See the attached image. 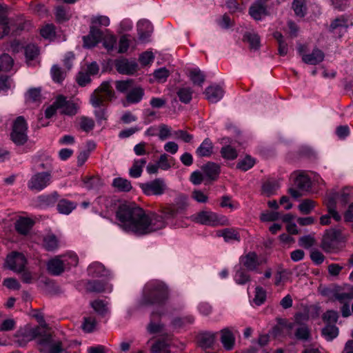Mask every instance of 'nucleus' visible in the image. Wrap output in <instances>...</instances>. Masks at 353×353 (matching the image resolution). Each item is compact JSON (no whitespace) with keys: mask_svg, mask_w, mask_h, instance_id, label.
<instances>
[{"mask_svg":"<svg viewBox=\"0 0 353 353\" xmlns=\"http://www.w3.org/2000/svg\"><path fill=\"white\" fill-rule=\"evenodd\" d=\"M75 202L65 199H60L57 205V210L60 214H69L77 208Z\"/></svg>","mask_w":353,"mask_h":353,"instance_id":"nucleus-31","label":"nucleus"},{"mask_svg":"<svg viewBox=\"0 0 353 353\" xmlns=\"http://www.w3.org/2000/svg\"><path fill=\"white\" fill-rule=\"evenodd\" d=\"M336 194H332L327 195L325 200V204L327 208L328 213L332 215V217L336 221L341 220V216L336 210Z\"/></svg>","mask_w":353,"mask_h":353,"instance_id":"nucleus-28","label":"nucleus"},{"mask_svg":"<svg viewBox=\"0 0 353 353\" xmlns=\"http://www.w3.org/2000/svg\"><path fill=\"white\" fill-rule=\"evenodd\" d=\"M57 100L60 102L59 110H60L61 114L74 116L77 113L79 106L72 101L67 100V98L61 94L57 97Z\"/></svg>","mask_w":353,"mask_h":353,"instance_id":"nucleus-13","label":"nucleus"},{"mask_svg":"<svg viewBox=\"0 0 353 353\" xmlns=\"http://www.w3.org/2000/svg\"><path fill=\"white\" fill-rule=\"evenodd\" d=\"M112 185L121 192H129L132 188L130 181L121 177L115 178L113 180Z\"/></svg>","mask_w":353,"mask_h":353,"instance_id":"nucleus-43","label":"nucleus"},{"mask_svg":"<svg viewBox=\"0 0 353 353\" xmlns=\"http://www.w3.org/2000/svg\"><path fill=\"white\" fill-rule=\"evenodd\" d=\"M47 269L50 274L59 276L64 272L65 263L61 259L54 258L48 261L47 263Z\"/></svg>","mask_w":353,"mask_h":353,"instance_id":"nucleus-25","label":"nucleus"},{"mask_svg":"<svg viewBox=\"0 0 353 353\" xmlns=\"http://www.w3.org/2000/svg\"><path fill=\"white\" fill-rule=\"evenodd\" d=\"M214 145L209 138H205L196 150L199 157H210L213 154Z\"/></svg>","mask_w":353,"mask_h":353,"instance_id":"nucleus-24","label":"nucleus"},{"mask_svg":"<svg viewBox=\"0 0 353 353\" xmlns=\"http://www.w3.org/2000/svg\"><path fill=\"white\" fill-rule=\"evenodd\" d=\"M221 156L225 160L233 161L238 157L237 150L230 145L223 146L220 150Z\"/></svg>","mask_w":353,"mask_h":353,"instance_id":"nucleus-42","label":"nucleus"},{"mask_svg":"<svg viewBox=\"0 0 353 353\" xmlns=\"http://www.w3.org/2000/svg\"><path fill=\"white\" fill-rule=\"evenodd\" d=\"M189 77L193 84L202 86L205 80V75L199 68H193L190 70Z\"/></svg>","mask_w":353,"mask_h":353,"instance_id":"nucleus-37","label":"nucleus"},{"mask_svg":"<svg viewBox=\"0 0 353 353\" xmlns=\"http://www.w3.org/2000/svg\"><path fill=\"white\" fill-rule=\"evenodd\" d=\"M59 195L57 192H53L50 194L41 195L38 197V201L42 207L53 206L58 201Z\"/></svg>","mask_w":353,"mask_h":353,"instance_id":"nucleus-32","label":"nucleus"},{"mask_svg":"<svg viewBox=\"0 0 353 353\" xmlns=\"http://www.w3.org/2000/svg\"><path fill=\"white\" fill-rule=\"evenodd\" d=\"M79 126L83 131L89 132L94 127V121L92 118L82 116L79 118Z\"/></svg>","mask_w":353,"mask_h":353,"instance_id":"nucleus-49","label":"nucleus"},{"mask_svg":"<svg viewBox=\"0 0 353 353\" xmlns=\"http://www.w3.org/2000/svg\"><path fill=\"white\" fill-rule=\"evenodd\" d=\"M165 314L164 307L154 310L150 314V321L147 326V330L150 334H157L161 332L164 325L160 322L163 316Z\"/></svg>","mask_w":353,"mask_h":353,"instance_id":"nucleus-11","label":"nucleus"},{"mask_svg":"<svg viewBox=\"0 0 353 353\" xmlns=\"http://www.w3.org/2000/svg\"><path fill=\"white\" fill-rule=\"evenodd\" d=\"M279 188V184L278 181L275 180H268L263 184L262 191L266 196H270L274 194Z\"/></svg>","mask_w":353,"mask_h":353,"instance_id":"nucleus-45","label":"nucleus"},{"mask_svg":"<svg viewBox=\"0 0 353 353\" xmlns=\"http://www.w3.org/2000/svg\"><path fill=\"white\" fill-rule=\"evenodd\" d=\"M192 220L197 223L210 226L228 225V219L225 216H219L212 211H201L192 216Z\"/></svg>","mask_w":353,"mask_h":353,"instance_id":"nucleus-7","label":"nucleus"},{"mask_svg":"<svg viewBox=\"0 0 353 353\" xmlns=\"http://www.w3.org/2000/svg\"><path fill=\"white\" fill-rule=\"evenodd\" d=\"M168 299V289L167 286L159 281H150L145 285L143 289L139 304L141 305H163Z\"/></svg>","mask_w":353,"mask_h":353,"instance_id":"nucleus-2","label":"nucleus"},{"mask_svg":"<svg viewBox=\"0 0 353 353\" xmlns=\"http://www.w3.org/2000/svg\"><path fill=\"white\" fill-rule=\"evenodd\" d=\"M243 41L249 43L251 50H257L260 48V37L254 32H246L243 35Z\"/></svg>","mask_w":353,"mask_h":353,"instance_id":"nucleus-33","label":"nucleus"},{"mask_svg":"<svg viewBox=\"0 0 353 353\" xmlns=\"http://www.w3.org/2000/svg\"><path fill=\"white\" fill-rule=\"evenodd\" d=\"M309 319V316L306 314L298 312L294 315V321L288 325V328L293 329L295 325L301 326V325H307L305 323Z\"/></svg>","mask_w":353,"mask_h":353,"instance_id":"nucleus-55","label":"nucleus"},{"mask_svg":"<svg viewBox=\"0 0 353 353\" xmlns=\"http://www.w3.org/2000/svg\"><path fill=\"white\" fill-rule=\"evenodd\" d=\"M294 183L296 186L301 190H308L311 185L310 179L304 174H299L297 176Z\"/></svg>","mask_w":353,"mask_h":353,"instance_id":"nucleus-56","label":"nucleus"},{"mask_svg":"<svg viewBox=\"0 0 353 353\" xmlns=\"http://www.w3.org/2000/svg\"><path fill=\"white\" fill-rule=\"evenodd\" d=\"M201 170L205 176L211 181L216 180L221 173L220 165L212 161H208L203 165Z\"/></svg>","mask_w":353,"mask_h":353,"instance_id":"nucleus-18","label":"nucleus"},{"mask_svg":"<svg viewBox=\"0 0 353 353\" xmlns=\"http://www.w3.org/2000/svg\"><path fill=\"white\" fill-rule=\"evenodd\" d=\"M6 263L10 270L19 272L26 268L27 260L22 253L12 252L7 256Z\"/></svg>","mask_w":353,"mask_h":353,"instance_id":"nucleus-10","label":"nucleus"},{"mask_svg":"<svg viewBox=\"0 0 353 353\" xmlns=\"http://www.w3.org/2000/svg\"><path fill=\"white\" fill-rule=\"evenodd\" d=\"M52 182V175L49 172H35L28 181V188L32 191L40 192Z\"/></svg>","mask_w":353,"mask_h":353,"instance_id":"nucleus-8","label":"nucleus"},{"mask_svg":"<svg viewBox=\"0 0 353 353\" xmlns=\"http://www.w3.org/2000/svg\"><path fill=\"white\" fill-rule=\"evenodd\" d=\"M103 37V32L98 28L90 26L89 34L83 37V47L91 48L96 46Z\"/></svg>","mask_w":353,"mask_h":353,"instance_id":"nucleus-14","label":"nucleus"},{"mask_svg":"<svg viewBox=\"0 0 353 353\" xmlns=\"http://www.w3.org/2000/svg\"><path fill=\"white\" fill-rule=\"evenodd\" d=\"M339 314L335 310H327L322 316L323 321L326 325H334L338 321Z\"/></svg>","mask_w":353,"mask_h":353,"instance_id":"nucleus-58","label":"nucleus"},{"mask_svg":"<svg viewBox=\"0 0 353 353\" xmlns=\"http://www.w3.org/2000/svg\"><path fill=\"white\" fill-rule=\"evenodd\" d=\"M34 221L26 217L19 218L15 223V229L21 234L26 235L32 229Z\"/></svg>","mask_w":353,"mask_h":353,"instance_id":"nucleus-27","label":"nucleus"},{"mask_svg":"<svg viewBox=\"0 0 353 353\" xmlns=\"http://www.w3.org/2000/svg\"><path fill=\"white\" fill-rule=\"evenodd\" d=\"M43 245L48 251H54L59 246L57 237L54 234H48L43 237Z\"/></svg>","mask_w":353,"mask_h":353,"instance_id":"nucleus-39","label":"nucleus"},{"mask_svg":"<svg viewBox=\"0 0 353 353\" xmlns=\"http://www.w3.org/2000/svg\"><path fill=\"white\" fill-rule=\"evenodd\" d=\"M324 57V53L322 50L314 48L312 53L303 55L302 60L307 64L316 65L323 61Z\"/></svg>","mask_w":353,"mask_h":353,"instance_id":"nucleus-23","label":"nucleus"},{"mask_svg":"<svg viewBox=\"0 0 353 353\" xmlns=\"http://www.w3.org/2000/svg\"><path fill=\"white\" fill-rule=\"evenodd\" d=\"M115 97L114 91L110 82L104 81L90 96V103L94 108L104 106Z\"/></svg>","mask_w":353,"mask_h":353,"instance_id":"nucleus-5","label":"nucleus"},{"mask_svg":"<svg viewBox=\"0 0 353 353\" xmlns=\"http://www.w3.org/2000/svg\"><path fill=\"white\" fill-rule=\"evenodd\" d=\"M88 272L89 275L92 277H107L110 272L105 269V266L99 262H94L88 266Z\"/></svg>","mask_w":353,"mask_h":353,"instance_id":"nucleus-26","label":"nucleus"},{"mask_svg":"<svg viewBox=\"0 0 353 353\" xmlns=\"http://www.w3.org/2000/svg\"><path fill=\"white\" fill-rule=\"evenodd\" d=\"M294 336L297 340L307 341L311 336L310 329L307 325H301L296 329Z\"/></svg>","mask_w":353,"mask_h":353,"instance_id":"nucleus-41","label":"nucleus"},{"mask_svg":"<svg viewBox=\"0 0 353 353\" xmlns=\"http://www.w3.org/2000/svg\"><path fill=\"white\" fill-rule=\"evenodd\" d=\"M241 263L249 271H254L261 265L258 255L254 252H250L240 258Z\"/></svg>","mask_w":353,"mask_h":353,"instance_id":"nucleus-17","label":"nucleus"},{"mask_svg":"<svg viewBox=\"0 0 353 353\" xmlns=\"http://www.w3.org/2000/svg\"><path fill=\"white\" fill-rule=\"evenodd\" d=\"M134 80L128 79V80H121L115 81V88L117 91L125 93L128 90H130L133 87Z\"/></svg>","mask_w":353,"mask_h":353,"instance_id":"nucleus-51","label":"nucleus"},{"mask_svg":"<svg viewBox=\"0 0 353 353\" xmlns=\"http://www.w3.org/2000/svg\"><path fill=\"white\" fill-rule=\"evenodd\" d=\"M52 78L57 83H61L65 78V72L57 65H54L50 70Z\"/></svg>","mask_w":353,"mask_h":353,"instance_id":"nucleus-52","label":"nucleus"},{"mask_svg":"<svg viewBox=\"0 0 353 353\" xmlns=\"http://www.w3.org/2000/svg\"><path fill=\"white\" fill-rule=\"evenodd\" d=\"M90 306L101 316H104L108 313V303L103 300L96 299L90 302Z\"/></svg>","mask_w":353,"mask_h":353,"instance_id":"nucleus-36","label":"nucleus"},{"mask_svg":"<svg viewBox=\"0 0 353 353\" xmlns=\"http://www.w3.org/2000/svg\"><path fill=\"white\" fill-rule=\"evenodd\" d=\"M266 299V292L261 287H256L255 289L254 303L257 305H262Z\"/></svg>","mask_w":353,"mask_h":353,"instance_id":"nucleus-63","label":"nucleus"},{"mask_svg":"<svg viewBox=\"0 0 353 353\" xmlns=\"http://www.w3.org/2000/svg\"><path fill=\"white\" fill-rule=\"evenodd\" d=\"M25 57L26 61L34 60L39 54V50L37 46L32 43H29L24 47Z\"/></svg>","mask_w":353,"mask_h":353,"instance_id":"nucleus-46","label":"nucleus"},{"mask_svg":"<svg viewBox=\"0 0 353 353\" xmlns=\"http://www.w3.org/2000/svg\"><path fill=\"white\" fill-rule=\"evenodd\" d=\"M144 94V90L141 87L132 88L126 95V101L130 104L138 103L142 100Z\"/></svg>","mask_w":353,"mask_h":353,"instance_id":"nucleus-29","label":"nucleus"},{"mask_svg":"<svg viewBox=\"0 0 353 353\" xmlns=\"http://www.w3.org/2000/svg\"><path fill=\"white\" fill-rule=\"evenodd\" d=\"M0 65L2 70L8 71L13 65V59L8 54L4 53L0 56Z\"/></svg>","mask_w":353,"mask_h":353,"instance_id":"nucleus-60","label":"nucleus"},{"mask_svg":"<svg viewBox=\"0 0 353 353\" xmlns=\"http://www.w3.org/2000/svg\"><path fill=\"white\" fill-rule=\"evenodd\" d=\"M140 188L146 196H161L168 189L165 181L163 178H157L151 181L141 183Z\"/></svg>","mask_w":353,"mask_h":353,"instance_id":"nucleus-9","label":"nucleus"},{"mask_svg":"<svg viewBox=\"0 0 353 353\" xmlns=\"http://www.w3.org/2000/svg\"><path fill=\"white\" fill-rule=\"evenodd\" d=\"M250 279L249 274L245 270L240 268L236 271L234 274V281L239 285H244Z\"/></svg>","mask_w":353,"mask_h":353,"instance_id":"nucleus-57","label":"nucleus"},{"mask_svg":"<svg viewBox=\"0 0 353 353\" xmlns=\"http://www.w3.org/2000/svg\"><path fill=\"white\" fill-rule=\"evenodd\" d=\"M146 163L147 160L145 158L134 159L132 167L129 170V175L134 179L140 177Z\"/></svg>","mask_w":353,"mask_h":353,"instance_id":"nucleus-30","label":"nucleus"},{"mask_svg":"<svg viewBox=\"0 0 353 353\" xmlns=\"http://www.w3.org/2000/svg\"><path fill=\"white\" fill-rule=\"evenodd\" d=\"M117 71L121 74L131 75L138 70V64L135 61H129L126 58H120L114 61Z\"/></svg>","mask_w":353,"mask_h":353,"instance_id":"nucleus-12","label":"nucleus"},{"mask_svg":"<svg viewBox=\"0 0 353 353\" xmlns=\"http://www.w3.org/2000/svg\"><path fill=\"white\" fill-rule=\"evenodd\" d=\"M189 206L188 196L177 193L172 203L160 205L159 213H148L135 203L121 204L116 211L118 225L124 232L140 236L165 228L168 225H174L183 217Z\"/></svg>","mask_w":353,"mask_h":353,"instance_id":"nucleus-1","label":"nucleus"},{"mask_svg":"<svg viewBox=\"0 0 353 353\" xmlns=\"http://www.w3.org/2000/svg\"><path fill=\"white\" fill-rule=\"evenodd\" d=\"M28 336L29 340L38 338L37 343L40 346L41 352L48 351L49 353H61L63 351L62 343L60 341H54L51 334L46 332L40 327L30 330Z\"/></svg>","mask_w":353,"mask_h":353,"instance_id":"nucleus-3","label":"nucleus"},{"mask_svg":"<svg viewBox=\"0 0 353 353\" xmlns=\"http://www.w3.org/2000/svg\"><path fill=\"white\" fill-rule=\"evenodd\" d=\"M32 170L40 172H49L52 175L54 170L52 159L50 157H45L42 159L37 160Z\"/></svg>","mask_w":353,"mask_h":353,"instance_id":"nucleus-19","label":"nucleus"},{"mask_svg":"<svg viewBox=\"0 0 353 353\" xmlns=\"http://www.w3.org/2000/svg\"><path fill=\"white\" fill-rule=\"evenodd\" d=\"M169 345L164 341H156L151 347V353H170Z\"/></svg>","mask_w":353,"mask_h":353,"instance_id":"nucleus-54","label":"nucleus"},{"mask_svg":"<svg viewBox=\"0 0 353 353\" xmlns=\"http://www.w3.org/2000/svg\"><path fill=\"white\" fill-rule=\"evenodd\" d=\"M218 236H223L225 241L229 242L230 241H240V236L239 232L233 228H225L218 232Z\"/></svg>","mask_w":353,"mask_h":353,"instance_id":"nucleus-40","label":"nucleus"},{"mask_svg":"<svg viewBox=\"0 0 353 353\" xmlns=\"http://www.w3.org/2000/svg\"><path fill=\"white\" fill-rule=\"evenodd\" d=\"M215 339V335L211 332H204L199 335L198 341L199 345L203 348L211 347Z\"/></svg>","mask_w":353,"mask_h":353,"instance_id":"nucleus-34","label":"nucleus"},{"mask_svg":"<svg viewBox=\"0 0 353 353\" xmlns=\"http://www.w3.org/2000/svg\"><path fill=\"white\" fill-rule=\"evenodd\" d=\"M256 161L254 158L250 155H247L243 159L240 160L236 164V168L242 171H247L251 169L255 164Z\"/></svg>","mask_w":353,"mask_h":353,"instance_id":"nucleus-47","label":"nucleus"},{"mask_svg":"<svg viewBox=\"0 0 353 353\" xmlns=\"http://www.w3.org/2000/svg\"><path fill=\"white\" fill-rule=\"evenodd\" d=\"M221 342L227 351H230L234 348L235 343V336L228 329L224 328L221 331Z\"/></svg>","mask_w":353,"mask_h":353,"instance_id":"nucleus-22","label":"nucleus"},{"mask_svg":"<svg viewBox=\"0 0 353 353\" xmlns=\"http://www.w3.org/2000/svg\"><path fill=\"white\" fill-rule=\"evenodd\" d=\"M194 322V317L192 315H186L181 317L174 318L172 325L174 328H182Z\"/></svg>","mask_w":353,"mask_h":353,"instance_id":"nucleus-38","label":"nucleus"},{"mask_svg":"<svg viewBox=\"0 0 353 353\" xmlns=\"http://www.w3.org/2000/svg\"><path fill=\"white\" fill-rule=\"evenodd\" d=\"M110 25V19L108 17L99 15L91 18L90 26L97 28L98 26H108Z\"/></svg>","mask_w":353,"mask_h":353,"instance_id":"nucleus-61","label":"nucleus"},{"mask_svg":"<svg viewBox=\"0 0 353 353\" xmlns=\"http://www.w3.org/2000/svg\"><path fill=\"white\" fill-rule=\"evenodd\" d=\"M97 323L95 317H84L81 327L85 332L91 333L94 330Z\"/></svg>","mask_w":353,"mask_h":353,"instance_id":"nucleus-50","label":"nucleus"},{"mask_svg":"<svg viewBox=\"0 0 353 353\" xmlns=\"http://www.w3.org/2000/svg\"><path fill=\"white\" fill-rule=\"evenodd\" d=\"M10 139L17 145H23L28 141V123L23 117L19 116L14 121Z\"/></svg>","mask_w":353,"mask_h":353,"instance_id":"nucleus-6","label":"nucleus"},{"mask_svg":"<svg viewBox=\"0 0 353 353\" xmlns=\"http://www.w3.org/2000/svg\"><path fill=\"white\" fill-rule=\"evenodd\" d=\"M174 159L172 157L169 158V156L166 154H163L159 157L157 161L159 165L160 169L163 170H168L174 165Z\"/></svg>","mask_w":353,"mask_h":353,"instance_id":"nucleus-53","label":"nucleus"},{"mask_svg":"<svg viewBox=\"0 0 353 353\" xmlns=\"http://www.w3.org/2000/svg\"><path fill=\"white\" fill-rule=\"evenodd\" d=\"M322 335L325 339L331 341L339 335V328L335 325H326L321 330Z\"/></svg>","mask_w":353,"mask_h":353,"instance_id":"nucleus-44","label":"nucleus"},{"mask_svg":"<svg viewBox=\"0 0 353 353\" xmlns=\"http://www.w3.org/2000/svg\"><path fill=\"white\" fill-rule=\"evenodd\" d=\"M346 235L341 228H330L326 230L323 236L321 248L327 253L338 252L342 243L346 241Z\"/></svg>","mask_w":353,"mask_h":353,"instance_id":"nucleus-4","label":"nucleus"},{"mask_svg":"<svg viewBox=\"0 0 353 353\" xmlns=\"http://www.w3.org/2000/svg\"><path fill=\"white\" fill-rule=\"evenodd\" d=\"M193 90L190 87L179 88L176 92L177 97L181 103H189L192 99Z\"/></svg>","mask_w":353,"mask_h":353,"instance_id":"nucleus-35","label":"nucleus"},{"mask_svg":"<svg viewBox=\"0 0 353 353\" xmlns=\"http://www.w3.org/2000/svg\"><path fill=\"white\" fill-rule=\"evenodd\" d=\"M87 288L90 292H103L105 290V285L103 282L95 280L88 282Z\"/></svg>","mask_w":353,"mask_h":353,"instance_id":"nucleus-62","label":"nucleus"},{"mask_svg":"<svg viewBox=\"0 0 353 353\" xmlns=\"http://www.w3.org/2000/svg\"><path fill=\"white\" fill-rule=\"evenodd\" d=\"M292 8L296 16L303 17L306 13L305 0H294Z\"/></svg>","mask_w":353,"mask_h":353,"instance_id":"nucleus-48","label":"nucleus"},{"mask_svg":"<svg viewBox=\"0 0 353 353\" xmlns=\"http://www.w3.org/2000/svg\"><path fill=\"white\" fill-rule=\"evenodd\" d=\"M315 201L311 199L303 200L299 205V209L303 214H308L314 208Z\"/></svg>","mask_w":353,"mask_h":353,"instance_id":"nucleus-59","label":"nucleus"},{"mask_svg":"<svg viewBox=\"0 0 353 353\" xmlns=\"http://www.w3.org/2000/svg\"><path fill=\"white\" fill-rule=\"evenodd\" d=\"M249 14L254 19L261 20L262 16L269 14L267 3L264 1L256 0L250 7Z\"/></svg>","mask_w":353,"mask_h":353,"instance_id":"nucleus-15","label":"nucleus"},{"mask_svg":"<svg viewBox=\"0 0 353 353\" xmlns=\"http://www.w3.org/2000/svg\"><path fill=\"white\" fill-rule=\"evenodd\" d=\"M152 30V26L148 21L145 20L139 21L137 24V31L139 39L142 42H146L148 41V39L151 35Z\"/></svg>","mask_w":353,"mask_h":353,"instance_id":"nucleus-21","label":"nucleus"},{"mask_svg":"<svg viewBox=\"0 0 353 353\" xmlns=\"http://www.w3.org/2000/svg\"><path fill=\"white\" fill-rule=\"evenodd\" d=\"M169 71L165 68H161L158 70H156L154 73V79L158 81V82H165L167 78L169 77Z\"/></svg>","mask_w":353,"mask_h":353,"instance_id":"nucleus-64","label":"nucleus"},{"mask_svg":"<svg viewBox=\"0 0 353 353\" xmlns=\"http://www.w3.org/2000/svg\"><path fill=\"white\" fill-rule=\"evenodd\" d=\"M349 21L347 17L341 15L334 19L330 25L329 30L333 32H346L349 26Z\"/></svg>","mask_w":353,"mask_h":353,"instance_id":"nucleus-20","label":"nucleus"},{"mask_svg":"<svg viewBox=\"0 0 353 353\" xmlns=\"http://www.w3.org/2000/svg\"><path fill=\"white\" fill-rule=\"evenodd\" d=\"M224 92L221 86L219 85H212L206 88L204 94L208 101L216 103L223 98Z\"/></svg>","mask_w":353,"mask_h":353,"instance_id":"nucleus-16","label":"nucleus"}]
</instances>
